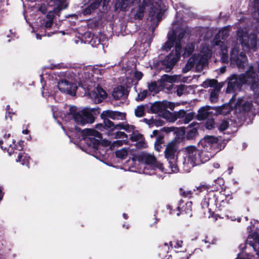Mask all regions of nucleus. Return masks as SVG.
Here are the masks:
<instances>
[{
	"label": "nucleus",
	"instance_id": "f257e3e1",
	"mask_svg": "<svg viewBox=\"0 0 259 259\" xmlns=\"http://www.w3.org/2000/svg\"><path fill=\"white\" fill-rule=\"evenodd\" d=\"M109 0H103V5H105ZM102 0H91L90 6L83 11L84 15L90 14L94 10L100 5ZM140 0H116L115 4L116 9L125 11L128 7L135 3L139 2ZM149 12V17L153 24L157 23L161 19V17L165 10L161 0H143L136 8L134 17L135 19L141 20L144 16L146 11Z\"/></svg>",
	"mask_w": 259,
	"mask_h": 259
},
{
	"label": "nucleus",
	"instance_id": "f03ea898",
	"mask_svg": "<svg viewBox=\"0 0 259 259\" xmlns=\"http://www.w3.org/2000/svg\"><path fill=\"white\" fill-rule=\"evenodd\" d=\"M230 32L229 26L222 28L216 34L213 41L214 46L220 47L221 59L224 63L229 62L228 48H230V61L231 64L236 65L239 69H243L248 64L247 56L243 52L238 53V45L232 39L226 40Z\"/></svg>",
	"mask_w": 259,
	"mask_h": 259
},
{
	"label": "nucleus",
	"instance_id": "7ed1b4c3",
	"mask_svg": "<svg viewBox=\"0 0 259 259\" xmlns=\"http://www.w3.org/2000/svg\"><path fill=\"white\" fill-rule=\"evenodd\" d=\"M177 24H173V29H177ZM185 31L184 28H181L178 30L175 29L172 32V35L170 33L168 34V40L162 47L164 50L168 51L174 46H175V52H172L167 55L165 58L159 62L163 66L161 68L165 69L166 72H169L180 58L182 39L184 38Z\"/></svg>",
	"mask_w": 259,
	"mask_h": 259
},
{
	"label": "nucleus",
	"instance_id": "20e7f679",
	"mask_svg": "<svg viewBox=\"0 0 259 259\" xmlns=\"http://www.w3.org/2000/svg\"><path fill=\"white\" fill-rule=\"evenodd\" d=\"M227 92L231 93L240 91L243 84L249 85L250 89L254 92L255 96H257L255 102L258 103L257 99L259 94L257 90L259 88L258 79L255 72L253 71L252 64L249 65L247 70L239 75L233 74L229 78Z\"/></svg>",
	"mask_w": 259,
	"mask_h": 259
},
{
	"label": "nucleus",
	"instance_id": "39448f33",
	"mask_svg": "<svg viewBox=\"0 0 259 259\" xmlns=\"http://www.w3.org/2000/svg\"><path fill=\"white\" fill-rule=\"evenodd\" d=\"M184 152V169L187 172L190 171V169L195 166L208 161L211 155L209 153L203 152L202 150H199L195 146L192 145L185 148Z\"/></svg>",
	"mask_w": 259,
	"mask_h": 259
},
{
	"label": "nucleus",
	"instance_id": "423d86ee",
	"mask_svg": "<svg viewBox=\"0 0 259 259\" xmlns=\"http://www.w3.org/2000/svg\"><path fill=\"white\" fill-rule=\"evenodd\" d=\"M211 55V51L209 49L208 46H203L199 53L195 54L190 58L183 68V72L187 73L194 66L195 67L196 71H201L206 65L207 61L210 58Z\"/></svg>",
	"mask_w": 259,
	"mask_h": 259
},
{
	"label": "nucleus",
	"instance_id": "0eeeda50",
	"mask_svg": "<svg viewBox=\"0 0 259 259\" xmlns=\"http://www.w3.org/2000/svg\"><path fill=\"white\" fill-rule=\"evenodd\" d=\"M225 196L219 192L210 191L206 194L201 203L202 208L211 213L225 203Z\"/></svg>",
	"mask_w": 259,
	"mask_h": 259
},
{
	"label": "nucleus",
	"instance_id": "6e6552de",
	"mask_svg": "<svg viewBox=\"0 0 259 259\" xmlns=\"http://www.w3.org/2000/svg\"><path fill=\"white\" fill-rule=\"evenodd\" d=\"M68 116H71L75 122L79 125H84L87 123H92L95 121L93 114L87 109L77 111L76 107L70 106L68 112Z\"/></svg>",
	"mask_w": 259,
	"mask_h": 259
},
{
	"label": "nucleus",
	"instance_id": "1a4fd4ad",
	"mask_svg": "<svg viewBox=\"0 0 259 259\" xmlns=\"http://www.w3.org/2000/svg\"><path fill=\"white\" fill-rule=\"evenodd\" d=\"M237 40L243 47L255 51L257 49L256 36L254 34H248L246 28L239 29L237 33Z\"/></svg>",
	"mask_w": 259,
	"mask_h": 259
},
{
	"label": "nucleus",
	"instance_id": "9d476101",
	"mask_svg": "<svg viewBox=\"0 0 259 259\" xmlns=\"http://www.w3.org/2000/svg\"><path fill=\"white\" fill-rule=\"evenodd\" d=\"M101 135L99 132L94 129H87L85 135L81 140V144H85L89 148L98 150L101 148L100 140Z\"/></svg>",
	"mask_w": 259,
	"mask_h": 259
},
{
	"label": "nucleus",
	"instance_id": "9b49d317",
	"mask_svg": "<svg viewBox=\"0 0 259 259\" xmlns=\"http://www.w3.org/2000/svg\"><path fill=\"white\" fill-rule=\"evenodd\" d=\"M218 141L219 139L217 137L207 135L199 141L198 145L199 147L203 149H202L203 152L211 154V157H212L218 151L215 150V147L217 146Z\"/></svg>",
	"mask_w": 259,
	"mask_h": 259
},
{
	"label": "nucleus",
	"instance_id": "f8f14e48",
	"mask_svg": "<svg viewBox=\"0 0 259 259\" xmlns=\"http://www.w3.org/2000/svg\"><path fill=\"white\" fill-rule=\"evenodd\" d=\"M252 99L249 96H244L238 98L234 106L236 114L242 113L249 111L252 107Z\"/></svg>",
	"mask_w": 259,
	"mask_h": 259
},
{
	"label": "nucleus",
	"instance_id": "ddd939ff",
	"mask_svg": "<svg viewBox=\"0 0 259 259\" xmlns=\"http://www.w3.org/2000/svg\"><path fill=\"white\" fill-rule=\"evenodd\" d=\"M143 160L144 162V164L145 165L144 167L145 168L147 169H151L153 170L158 169L161 171H164L162 164L156 160L153 155L148 153L144 154L143 155Z\"/></svg>",
	"mask_w": 259,
	"mask_h": 259
},
{
	"label": "nucleus",
	"instance_id": "4468645a",
	"mask_svg": "<svg viewBox=\"0 0 259 259\" xmlns=\"http://www.w3.org/2000/svg\"><path fill=\"white\" fill-rule=\"evenodd\" d=\"M126 80L124 84L127 88H130L133 84H137V82L143 77V73L135 69H127L125 71Z\"/></svg>",
	"mask_w": 259,
	"mask_h": 259
},
{
	"label": "nucleus",
	"instance_id": "2eb2a0df",
	"mask_svg": "<svg viewBox=\"0 0 259 259\" xmlns=\"http://www.w3.org/2000/svg\"><path fill=\"white\" fill-rule=\"evenodd\" d=\"M175 103L168 102L167 101H163L160 102H157L153 104L151 107L152 112L155 113H159L162 117V114L164 111H167V108H169L172 110L175 107Z\"/></svg>",
	"mask_w": 259,
	"mask_h": 259
},
{
	"label": "nucleus",
	"instance_id": "dca6fc26",
	"mask_svg": "<svg viewBox=\"0 0 259 259\" xmlns=\"http://www.w3.org/2000/svg\"><path fill=\"white\" fill-rule=\"evenodd\" d=\"M201 86L204 88H208V87L213 88L212 89L210 90V100L211 102H214L217 100L220 88L217 84V81L215 79H207L204 81Z\"/></svg>",
	"mask_w": 259,
	"mask_h": 259
},
{
	"label": "nucleus",
	"instance_id": "f3484780",
	"mask_svg": "<svg viewBox=\"0 0 259 259\" xmlns=\"http://www.w3.org/2000/svg\"><path fill=\"white\" fill-rule=\"evenodd\" d=\"M58 88L62 92L70 95H74L77 89L76 85L69 82L66 80H61L58 83Z\"/></svg>",
	"mask_w": 259,
	"mask_h": 259
},
{
	"label": "nucleus",
	"instance_id": "a211bd4d",
	"mask_svg": "<svg viewBox=\"0 0 259 259\" xmlns=\"http://www.w3.org/2000/svg\"><path fill=\"white\" fill-rule=\"evenodd\" d=\"M101 117L105 120L108 118L113 120H124L125 118V114L119 111L107 110L102 112Z\"/></svg>",
	"mask_w": 259,
	"mask_h": 259
},
{
	"label": "nucleus",
	"instance_id": "6ab92c4d",
	"mask_svg": "<svg viewBox=\"0 0 259 259\" xmlns=\"http://www.w3.org/2000/svg\"><path fill=\"white\" fill-rule=\"evenodd\" d=\"M185 113L186 112L184 110H180L179 111L174 113L165 111L162 114V117L169 122H175L177 119H179V120H182Z\"/></svg>",
	"mask_w": 259,
	"mask_h": 259
},
{
	"label": "nucleus",
	"instance_id": "aec40b11",
	"mask_svg": "<svg viewBox=\"0 0 259 259\" xmlns=\"http://www.w3.org/2000/svg\"><path fill=\"white\" fill-rule=\"evenodd\" d=\"M246 242L250 246L252 247L256 255L259 256V234L256 232L250 234Z\"/></svg>",
	"mask_w": 259,
	"mask_h": 259
},
{
	"label": "nucleus",
	"instance_id": "412c9836",
	"mask_svg": "<svg viewBox=\"0 0 259 259\" xmlns=\"http://www.w3.org/2000/svg\"><path fill=\"white\" fill-rule=\"evenodd\" d=\"M90 96L95 103H99L107 97L106 92L100 87H97L96 92H92Z\"/></svg>",
	"mask_w": 259,
	"mask_h": 259
},
{
	"label": "nucleus",
	"instance_id": "4be33fe9",
	"mask_svg": "<svg viewBox=\"0 0 259 259\" xmlns=\"http://www.w3.org/2000/svg\"><path fill=\"white\" fill-rule=\"evenodd\" d=\"M132 134L130 135V139L132 141H138L136 146L138 148H143L146 147V144L142 135L138 133L134 126V130L131 131Z\"/></svg>",
	"mask_w": 259,
	"mask_h": 259
},
{
	"label": "nucleus",
	"instance_id": "5701e85b",
	"mask_svg": "<svg viewBox=\"0 0 259 259\" xmlns=\"http://www.w3.org/2000/svg\"><path fill=\"white\" fill-rule=\"evenodd\" d=\"M177 151L176 142L172 141L166 146L165 150V157L168 160H174Z\"/></svg>",
	"mask_w": 259,
	"mask_h": 259
},
{
	"label": "nucleus",
	"instance_id": "b1692460",
	"mask_svg": "<svg viewBox=\"0 0 259 259\" xmlns=\"http://www.w3.org/2000/svg\"><path fill=\"white\" fill-rule=\"evenodd\" d=\"M177 79V76H169L166 74L162 76L161 80L163 82L162 85L165 87L169 91H171L173 87L172 82Z\"/></svg>",
	"mask_w": 259,
	"mask_h": 259
},
{
	"label": "nucleus",
	"instance_id": "393cba45",
	"mask_svg": "<svg viewBox=\"0 0 259 259\" xmlns=\"http://www.w3.org/2000/svg\"><path fill=\"white\" fill-rule=\"evenodd\" d=\"M107 123L109 124L108 126L110 127H113V128L115 130L123 129L128 133H131V131L134 130V125H132L124 123H119L114 125L112 121L109 120L107 121Z\"/></svg>",
	"mask_w": 259,
	"mask_h": 259
},
{
	"label": "nucleus",
	"instance_id": "a878e982",
	"mask_svg": "<svg viewBox=\"0 0 259 259\" xmlns=\"http://www.w3.org/2000/svg\"><path fill=\"white\" fill-rule=\"evenodd\" d=\"M126 96V91L122 86H118L113 89L112 96L115 100H118Z\"/></svg>",
	"mask_w": 259,
	"mask_h": 259
},
{
	"label": "nucleus",
	"instance_id": "bb28decb",
	"mask_svg": "<svg viewBox=\"0 0 259 259\" xmlns=\"http://www.w3.org/2000/svg\"><path fill=\"white\" fill-rule=\"evenodd\" d=\"M179 210L188 214L190 217L192 215L191 213L192 209V202L191 201L187 202L184 204V202L180 201L179 205L177 207Z\"/></svg>",
	"mask_w": 259,
	"mask_h": 259
},
{
	"label": "nucleus",
	"instance_id": "cd10ccee",
	"mask_svg": "<svg viewBox=\"0 0 259 259\" xmlns=\"http://www.w3.org/2000/svg\"><path fill=\"white\" fill-rule=\"evenodd\" d=\"M30 158L29 156L25 153H19L16 159L17 162H20L22 165L29 166Z\"/></svg>",
	"mask_w": 259,
	"mask_h": 259
},
{
	"label": "nucleus",
	"instance_id": "c85d7f7f",
	"mask_svg": "<svg viewBox=\"0 0 259 259\" xmlns=\"http://www.w3.org/2000/svg\"><path fill=\"white\" fill-rule=\"evenodd\" d=\"M197 123H193L189 126V128L187 133V138L188 139H193L198 134Z\"/></svg>",
	"mask_w": 259,
	"mask_h": 259
},
{
	"label": "nucleus",
	"instance_id": "c756f323",
	"mask_svg": "<svg viewBox=\"0 0 259 259\" xmlns=\"http://www.w3.org/2000/svg\"><path fill=\"white\" fill-rule=\"evenodd\" d=\"M234 100V97H233L230 101V104H227V105H224L221 107H219L217 108V111L218 112V114H223V115H226L230 113V110H231V106L232 105V102Z\"/></svg>",
	"mask_w": 259,
	"mask_h": 259
},
{
	"label": "nucleus",
	"instance_id": "7c9ffc66",
	"mask_svg": "<svg viewBox=\"0 0 259 259\" xmlns=\"http://www.w3.org/2000/svg\"><path fill=\"white\" fill-rule=\"evenodd\" d=\"M92 71V68L90 67L89 68H87L84 70V74L85 76H83L81 75V77H79L80 82L79 84L83 87V85L82 82H87L89 79H90L91 77L93 76L92 73L90 72Z\"/></svg>",
	"mask_w": 259,
	"mask_h": 259
},
{
	"label": "nucleus",
	"instance_id": "2f4dec72",
	"mask_svg": "<svg viewBox=\"0 0 259 259\" xmlns=\"http://www.w3.org/2000/svg\"><path fill=\"white\" fill-rule=\"evenodd\" d=\"M253 3L252 9L253 18L259 22V0H250Z\"/></svg>",
	"mask_w": 259,
	"mask_h": 259
},
{
	"label": "nucleus",
	"instance_id": "473e14b6",
	"mask_svg": "<svg viewBox=\"0 0 259 259\" xmlns=\"http://www.w3.org/2000/svg\"><path fill=\"white\" fill-rule=\"evenodd\" d=\"M210 109V107L208 106H206L203 107H201L198 110V117L199 120H203L206 118L208 115H209V110Z\"/></svg>",
	"mask_w": 259,
	"mask_h": 259
},
{
	"label": "nucleus",
	"instance_id": "72a5a7b5",
	"mask_svg": "<svg viewBox=\"0 0 259 259\" xmlns=\"http://www.w3.org/2000/svg\"><path fill=\"white\" fill-rule=\"evenodd\" d=\"M186 250V248H182L180 250H175V253L174 255L175 259H188Z\"/></svg>",
	"mask_w": 259,
	"mask_h": 259
},
{
	"label": "nucleus",
	"instance_id": "f704fd0d",
	"mask_svg": "<svg viewBox=\"0 0 259 259\" xmlns=\"http://www.w3.org/2000/svg\"><path fill=\"white\" fill-rule=\"evenodd\" d=\"M5 143L6 146L4 147L3 146H1V147L3 150L7 149V151L9 154V155H11L13 153H14L13 150V146H15L16 145L14 144V142L13 141L11 142H7L6 140L5 141Z\"/></svg>",
	"mask_w": 259,
	"mask_h": 259
},
{
	"label": "nucleus",
	"instance_id": "c9c22d12",
	"mask_svg": "<svg viewBox=\"0 0 259 259\" xmlns=\"http://www.w3.org/2000/svg\"><path fill=\"white\" fill-rule=\"evenodd\" d=\"M170 245L172 248L176 250H180L182 248H186L183 246V242L181 240H176L170 242Z\"/></svg>",
	"mask_w": 259,
	"mask_h": 259
},
{
	"label": "nucleus",
	"instance_id": "e433bc0d",
	"mask_svg": "<svg viewBox=\"0 0 259 259\" xmlns=\"http://www.w3.org/2000/svg\"><path fill=\"white\" fill-rule=\"evenodd\" d=\"M128 148H122L116 151V155L118 158L124 159L128 153Z\"/></svg>",
	"mask_w": 259,
	"mask_h": 259
},
{
	"label": "nucleus",
	"instance_id": "4c0bfd02",
	"mask_svg": "<svg viewBox=\"0 0 259 259\" xmlns=\"http://www.w3.org/2000/svg\"><path fill=\"white\" fill-rule=\"evenodd\" d=\"M144 121L147 123L150 127H153L154 125L158 126L162 125L161 121H157L156 119H154L153 118L149 119L145 118L144 119Z\"/></svg>",
	"mask_w": 259,
	"mask_h": 259
},
{
	"label": "nucleus",
	"instance_id": "58836bf2",
	"mask_svg": "<svg viewBox=\"0 0 259 259\" xmlns=\"http://www.w3.org/2000/svg\"><path fill=\"white\" fill-rule=\"evenodd\" d=\"M194 117V113L192 112L186 113L184 115L182 120H179V122L183 124H187L191 121Z\"/></svg>",
	"mask_w": 259,
	"mask_h": 259
},
{
	"label": "nucleus",
	"instance_id": "ea45409f",
	"mask_svg": "<svg viewBox=\"0 0 259 259\" xmlns=\"http://www.w3.org/2000/svg\"><path fill=\"white\" fill-rule=\"evenodd\" d=\"M32 31L37 32L36 37L37 39H40L42 35H44L42 32L45 30L43 25H41L38 27H32Z\"/></svg>",
	"mask_w": 259,
	"mask_h": 259
},
{
	"label": "nucleus",
	"instance_id": "a19ab883",
	"mask_svg": "<svg viewBox=\"0 0 259 259\" xmlns=\"http://www.w3.org/2000/svg\"><path fill=\"white\" fill-rule=\"evenodd\" d=\"M135 113L137 117H142L145 113V107L143 105L138 106L135 109Z\"/></svg>",
	"mask_w": 259,
	"mask_h": 259
},
{
	"label": "nucleus",
	"instance_id": "79ce46f5",
	"mask_svg": "<svg viewBox=\"0 0 259 259\" xmlns=\"http://www.w3.org/2000/svg\"><path fill=\"white\" fill-rule=\"evenodd\" d=\"M56 4L59 10L66 9L67 7V4L66 3V0H55Z\"/></svg>",
	"mask_w": 259,
	"mask_h": 259
},
{
	"label": "nucleus",
	"instance_id": "37998d69",
	"mask_svg": "<svg viewBox=\"0 0 259 259\" xmlns=\"http://www.w3.org/2000/svg\"><path fill=\"white\" fill-rule=\"evenodd\" d=\"M169 167L171 168V171H167L170 173L171 172H176L178 170L177 165L176 163L175 159L174 160H169Z\"/></svg>",
	"mask_w": 259,
	"mask_h": 259
},
{
	"label": "nucleus",
	"instance_id": "c03bdc74",
	"mask_svg": "<svg viewBox=\"0 0 259 259\" xmlns=\"http://www.w3.org/2000/svg\"><path fill=\"white\" fill-rule=\"evenodd\" d=\"M187 86L181 84L177 87V94L178 96H181L185 93Z\"/></svg>",
	"mask_w": 259,
	"mask_h": 259
},
{
	"label": "nucleus",
	"instance_id": "a18cd8bd",
	"mask_svg": "<svg viewBox=\"0 0 259 259\" xmlns=\"http://www.w3.org/2000/svg\"><path fill=\"white\" fill-rule=\"evenodd\" d=\"M194 46L192 44H188L185 48V52L184 55L185 56L189 55L194 50Z\"/></svg>",
	"mask_w": 259,
	"mask_h": 259
},
{
	"label": "nucleus",
	"instance_id": "49530a36",
	"mask_svg": "<svg viewBox=\"0 0 259 259\" xmlns=\"http://www.w3.org/2000/svg\"><path fill=\"white\" fill-rule=\"evenodd\" d=\"M148 88L151 92L156 93L158 91V88L155 82H152L148 84Z\"/></svg>",
	"mask_w": 259,
	"mask_h": 259
},
{
	"label": "nucleus",
	"instance_id": "de8ad7c7",
	"mask_svg": "<svg viewBox=\"0 0 259 259\" xmlns=\"http://www.w3.org/2000/svg\"><path fill=\"white\" fill-rule=\"evenodd\" d=\"M162 143V137H158L155 143V149L157 151H160L162 148L161 144Z\"/></svg>",
	"mask_w": 259,
	"mask_h": 259
},
{
	"label": "nucleus",
	"instance_id": "09e8293b",
	"mask_svg": "<svg viewBox=\"0 0 259 259\" xmlns=\"http://www.w3.org/2000/svg\"><path fill=\"white\" fill-rule=\"evenodd\" d=\"M147 92L146 90H143L138 94L137 97L136 99L137 101H142L147 96Z\"/></svg>",
	"mask_w": 259,
	"mask_h": 259
},
{
	"label": "nucleus",
	"instance_id": "8fccbe9b",
	"mask_svg": "<svg viewBox=\"0 0 259 259\" xmlns=\"http://www.w3.org/2000/svg\"><path fill=\"white\" fill-rule=\"evenodd\" d=\"M214 121L213 119H208L205 123V127L208 130H211L214 127Z\"/></svg>",
	"mask_w": 259,
	"mask_h": 259
},
{
	"label": "nucleus",
	"instance_id": "3c124183",
	"mask_svg": "<svg viewBox=\"0 0 259 259\" xmlns=\"http://www.w3.org/2000/svg\"><path fill=\"white\" fill-rule=\"evenodd\" d=\"M229 125L228 122L226 120H223L219 125V130L221 131L226 130Z\"/></svg>",
	"mask_w": 259,
	"mask_h": 259
},
{
	"label": "nucleus",
	"instance_id": "603ef678",
	"mask_svg": "<svg viewBox=\"0 0 259 259\" xmlns=\"http://www.w3.org/2000/svg\"><path fill=\"white\" fill-rule=\"evenodd\" d=\"M127 142V141H126V140H117L112 144V146H113V147L120 146L122 145L123 144H126Z\"/></svg>",
	"mask_w": 259,
	"mask_h": 259
},
{
	"label": "nucleus",
	"instance_id": "864d4df0",
	"mask_svg": "<svg viewBox=\"0 0 259 259\" xmlns=\"http://www.w3.org/2000/svg\"><path fill=\"white\" fill-rule=\"evenodd\" d=\"M115 138H127V135L122 132H117L115 135Z\"/></svg>",
	"mask_w": 259,
	"mask_h": 259
},
{
	"label": "nucleus",
	"instance_id": "5fc2aeb1",
	"mask_svg": "<svg viewBox=\"0 0 259 259\" xmlns=\"http://www.w3.org/2000/svg\"><path fill=\"white\" fill-rule=\"evenodd\" d=\"M39 10L42 13L45 14L46 13L47 11H48V9L46 6L45 5H41L39 7Z\"/></svg>",
	"mask_w": 259,
	"mask_h": 259
},
{
	"label": "nucleus",
	"instance_id": "6e6d98bb",
	"mask_svg": "<svg viewBox=\"0 0 259 259\" xmlns=\"http://www.w3.org/2000/svg\"><path fill=\"white\" fill-rule=\"evenodd\" d=\"M52 24H53L52 20L50 19L46 22L45 27L46 28H49L52 26Z\"/></svg>",
	"mask_w": 259,
	"mask_h": 259
},
{
	"label": "nucleus",
	"instance_id": "4d7b16f0",
	"mask_svg": "<svg viewBox=\"0 0 259 259\" xmlns=\"http://www.w3.org/2000/svg\"><path fill=\"white\" fill-rule=\"evenodd\" d=\"M227 217L228 219L231 220L232 221H235L236 220L238 222H240L241 221V218H238L237 219L234 216H231L229 217L228 215H227Z\"/></svg>",
	"mask_w": 259,
	"mask_h": 259
},
{
	"label": "nucleus",
	"instance_id": "13d9d810",
	"mask_svg": "<svg viewBox=\"0 0 259 259\" xmlns=\"http://www.w3.org/2000/svg\"><path fill=\"white\" fill-rule=\"evenodd\" d=\"M24 146V144H23V141H20L19 143V146L17 147V149L19 150H21V149H22L23 147Z\"/></svg>",
	"mask_w": 259,
	"mask_h": 259
},
{
	"label": "nucleus",
	"instance_id": "bf43d9fd",
	"mask_svg": "<svg viewBox=\"0 0 259 259\" xmlns=\"http://www.w3.org/2000/svg\"><path fill=\"white\" fill-rule=\"evenodd\" d=\"M4 196V193L3 192L2 187H0V201L2 200Z\"/></svg>",
	"mask_w": 259,
	"mask_h": 259
},
{
	"label": "nucleus",
	"instance_id": "052dcab7",
	"mask_svg": "<svg viewBox=\"0 0 259 259\" xmlns=\"http://www.w3.org/2000/svg\"><path fill=\"white\" fill-rule=\"evenodd\" d=\"M158 133V131L157 130H154L152 134L151 135V137H153L156 136Z\"/></svg>",
	"mask_w": 259,
	"mask_h": 259
},
{
	"label": "nucleus",
	"instance_id": "680f3d73",
	"mask_svg": "<svg viewBox=\"0 0 259 259\" xmlns=\"http://www.w3.org/2000/svg\"><path fill=\"white\" fill-rule=\"evenodd\" d=\"M96 128L100 130H102V128H104V126L102 124H100L96 125Z\"/></svg>",
	"mask_w": 259,
	"mask_h": 259
},
{
	"label": "nucleus",
	"instance_id": "e2e57ef3",
	"mask_svg": "<svg viewBox=\"0 0 259 259\" xmlns=\"http://www.w3.org/2000/svg\"><path fill=\"white\" fill-rule=\"evenodd\" d=\"M213 166L215 168H218L220 166V164L217 163V162L214 163L213 164Z\"/></svg>",
	"mask_w": 259,
	"mask_h": 259
},
{
	"label": "nucleus",
	"instance_id": "0e129e2a",
	"mask_svg": "<svg viewBox=\"0 0 259 259\" xmlns=\"http://www.w3.org/2000/svg\"><path fill=\"white\" fill-rule=\"evenodd\" d=\"M56 108H52V111H53V115H54V117L55 116V115H58V114H57V111L55 110V109Z\"/></svg>",
	"mask_w": 259,
	"mask_h": 259
},
{
	"label": "nucleus",
	"instance_id": "69168bd1",
	"mask_svg": "<svg viewBox=\"0 0 259 259\" xmlns=\"http://www.w3.org/2000/svg\"><path fill=\"white\" fill-rule=\"evenodd\" d=\"M236 259H251V258L249 257V256H247L243 257L238 256Z\"/></svg>",
	"mask_w": 259,
	"mask_h": 259
},
{
	"label": "nucleus",
	"instance_id": "338daca9",
	"mask_svg": "<svg viewBox=\"0 0 259 259\" xmlns=\"http://www.w3.org/2000/svg\"><path fill=\"white\" fill-rule=\"evenodd\" d=\"M232 168H233L232 167H229L228 168V174L229 175H230L232 173Z\"/></svg>",
	"mask_w": 259,
	"mask_h": 259
},
{
	"label": "nucleus",
	"instance_id": "774afa93",
	"mask_svg": "<svg viewBox=\"0 0 259 259\" xmlns=\"http://www.w3.org/2000/svg\"><path fill=\"white\" fill-rule=\"evenodd\" d=\"M24 134H27L28 133V131L27 130H23L22 132Z\"/></svg>",
	"mask_w": 259,
	"mask_h": 259
}]
</instances>
